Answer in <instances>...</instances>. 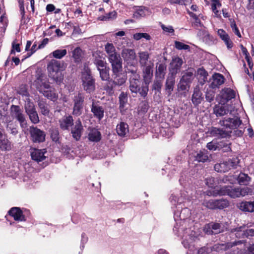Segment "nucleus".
I'll use <instances>...</instances> for the list:
<instances>
[{
	"mask_svg": "<svg viewBox=\"0 0 254 254\" xmlns=\"http://www.w3.org/2000/svg\"><path fill=\"white\" fill-rule=\"evenodd\" d=\"M105 51L108 54V57L111 55H114L117 54L116 52L115 48L112 44L107 43L105 46Z\"/></svg>",
	"mask_w": 254,
	"mask_h": 254,
	"instance_id": "57",
	"label": "nucleus"
},
{
	"mask_svg": "<svg viewBox=\"0 0 254 254\" xmlns=\"http://www.w3.org/2000/svg\"><path fill=\"white\" fill-rule=\"evenodd\" d=\"M6 129L7 131H9L10 133L13 135H16L18 133L16 127H14L12 124L7 125Z\"/></svg>",
	"mask_w": 254,
	"mask_h": 254,
	"instance_id": "63",
	"label": "nucleus"
},
{
	"mask_svg": "<svg viewBox=\"0 0 254 254\" xmlns=\"http://www.w3.org/2000/svg\"><path fill=\"white\" fill-rule=\"evenodd\" d=\"M82 50L79 48H76L72 52V57L74 58L75 62H79L81 61L82 58Z\"/></svg>",
	"mask_w": 254,
	"mask_h": 254,
	"instance_id": "48",
	"label": "nucleus"
},
{
	"mask_svg": "<svg viewBox=\"0 0 254 254\" xmlns=\"http://www.w3.org/2000/svg\"><path fill=\"white\" fill-rule=\"evenodd\" d=\"M216 200V209H223L226 208L229 206V201L224 199H215Z\"/></svg>",
	"mask_w": 254,
	"mask_h": 254,
	"instance_id": "46",
	"label": "nucleus"
},
{
	"mask_svg": "<svg viewBox=\"0 0 254 254\" xmlns=\"http://www.w3.org/2000/svg\"><path fill=\"white\" fill-rule=\"evenodd\" d=\"M139 62L141 66H146L149 64V54L147 52H140L138 53Z\"/></svg>",
	"mask_w": 254,
	"mask_h": 254,
	"instance_id": "34",
	"label": "nucleus"
},
{
	"mask_svg": "<svg viewBox=\"0 0 254 254\" xmlns=\"http://www.w3.org/2000/svg\"><path fill=\"white\" fill-rule=\"evenodd\" d=\"M241 243V242L240 241H235V242H231L225 244H217L213 246V249L217 252L226 251Z\"/></svg>",
	"mask_w": 254,
	"mask_h": 254,
	"instance_id": "21",
	"label": "nucleus"
},
{
	"mask_svg": "<svg viewBox=\"0 0 254 254\" xmlns=\"http://www.w3.org/2000/svg\"><path fill=\"white\" fill-rule=\"evenodd\" d=\"M133 37L135 40H139L142 38H144L147 40H149L151 39L150 36L146 33H137L133 35Z\"/></svg>",
	"mask_w": 254,
	"mask_h": 254,
	"instance_id": "52",
	"label": "nucleus"
},
{
	"mask_svg": "<svg viewBox=\"0 0 254 254\" xmlns=\"http://www.w3.org/2000/svg\"><path fill=\"white\" fill-rule=\"evenodd\" d=\"M10 114L13 119H15L20 124L22 128L27 126V122L23 111L19 106L12 105L10 107Z\"/></svg>",
	"mask_w": 254,
	"mask_h": 254,
	"instance_id": "5",
	"label": "nucleus"
},
{
	"mask_svg": "<svg viewBox=\"0 0 254 254\" xmlns=\"http://www.w3.org/2000/svg\"><path fill=\"white\" fill-rule=\"evenodd\" d=\"M91 111L93 114L94 117L99 120H101L103 118L104 110L103 107L100 105L98 101L92 100Z\"/></svg>",
	"mask_w": 254,
	"mask_h": 254,
	"instance_id": "14",
	"label": "nucleus"
},
{
	"mask_svg": "<svg viewBox=\"0 0 254 254\" xmlns=\"http://www.w3.org/2000/svg\"><path fill=\"white\" fill-rule=\"evenodd\" d=\"M237 181L240 185L247 186L251 181V178L247 174L240 173L238 177Z\"/></svg>",
	"mask_w": 254,
	"mask_h": 254,
	"instance_id": "37",
	"label": "nucleus"
},
{
	"mask_svg": "<svg viewBox=\"0 0 254 254\" xmlns=\"http://www.w3.org/2000/svg\"><path fill=\"white\" fill-rule=\"evenodd\" d=\"M183 64V61L180 58L174 59L170 64V69L169 74L176 75Z\"/></svg>",
	"mask_w": 254,
	"mask_h": 254,
	"instance_id": "23",
	"label": "nucleus"
},
{
	"mask_svg": "<svg viewBox=\"0 0 254 254\" xmlns=\"http://www.w3.org/2000/svg\"><path fill=\"white\" fill-rule=\"evenodd\" d=\"M230 145V143L228 144L223 142L217 143L215 141H212L208 142L207 144L206 147L210 150H216L217 149L224 148V151L228 152L231 150Z\"/></svg>",
	"mask_w": 254,
	"mask_h": 254,
	"instance_id": "18",
	"label": "nucleus"
},
{
	"mask_svg": "<svg viewBox=\"0 0 254 254\" xmlns=\"http://www.w3.org/2000/svg\"><path fill=\"white\" fill-rule=\"evenodd\" d=\"M211 135L217 137L225 138L230 136L231 130H224L223 128L212 127L209 130Z\"/></svg>",
	"mask_w": 254,
	"mask_h": 254,
	"instance_id": "17",
	"label": "nucleus"
},
{
	"mask_svg": "<svg viewBox=\"0 0 254 254\" xmlns=\"http://www.w3.org/2000/svg\"><path fill=\"white\" fill-rule=\"evenodd\" d=\"M154 64L152 62H149V64L146 66H143V77L146 83L149 82L153 75V67Z\"/></svg>",
	"mask_w": 254,
	"mask_h": 254,
	"instance_id": "29",
	"label": "nucleus"
},
{
	"mask_svg": "<svg viewBox=\"0 0 254 254\" xmlns=\"http://www.w3.org/2000/svg\"><path fill=\"white\" fill-rule=\"evenodd\" d=\"M59 131L57 129H53L51 131V137L54 141H57L59 138Z\"/></svg>",
	"mask_w": 254,
	"mask_h": 254,
	"instance_id": "64",
	"label": "nucleus"
},
{
	"mask_svg": "<svg viewBox=\"0 0 254 254\" xmlns=\"http://www.w3.org/2000/svg\"><path fill=\"white\" fill-rule=\"evenodd\" d=\"M203 97L202 93L200 91L198 86H196L193 90V92L191 97V101L193 104L196 106L201 103L203 100Z\"/></svg>",
	"mask_w": 254,
	"mask_h": 254,
	"instance_id": "25",
	"label": "nucleus"
},
{
	"mask_svg": "<svg viewBox=\"0 0 254 254\" xmlns=\"http://www.w3.org/2000/svg\"><path fill=\"white\" fill-rule=\"evenodd\" d=\"M149 11L147 8L140 6L134 12L133 16L135 18H139L149 14Z\"/></svg>",
	"mask_w": 254,
	"mask_h": 254,
	"instance_id": "38",
	"label": "nucleus"
},
{
	"mask_svg": "<svg viewBox=\"0 0 254 254\" xmlns=\"http://www.w3.org/2000/svg\"><path fill=\"white\" fill-rule=\"evenodd\" d=\"M35 84L37 89L43 95L52 100L57 99V95L53 92V88L50 85L46 76H39L35 80Z\"/></svg>",
	"mask_w": 254,
	"mask_h": 254,
	"instance_id": "1",
	"label": "nucleus"
},
{
	"mask_svg": "<svg viewBox=\"0 0 254 254\" xmlns=\"http://www.w3.org/2000/svg\"><path fill=\"white\" fill-rule=\"evenodd\" d=\"M188 12L189 14L190 15V16L192 17L194 19L193 25L194 27L197 28L199 27H203V24L201 23L200 19L198 18V17L196 16L195 14L193 13V12L190 11L189 10H188Z\"/></svg>",
	"mask_w": 254,
	"mask_h": 254,
	"instance_id": "49",
	"label": "nucleus"
},
{
	"mask_svg": "<svg viewBox=\"0 0 254 254\" xmlns=\"http://www.w3.org/2000/svg\"><path fill=\"white\" fill-rule=\"evenodd\" d=\"M120 101V110L122 114H124L126 112L127 108L126 106L127 103V94L124 92H122L119 97Z\"/></svg>",
	"mask_w": 254,
	"mask_h": 254,
	"instance_id": "32",
	"label": "nucleus"
},
{
	"mask_svg": "<svg viewBox=\"0 0 254 254\" xmlns=\"http://www.w3.org/2000/svg\"><path fill=\"white\" fill-rule=\"evenodd\" d=\"M108 59L111 64L113 73H118L122 70V60L119 54H112L108 57Z\"/></svg>",
	"mask_w": 254,
	"mask_h": 254,
	"instance_id": "10",
	"label": "nucleus"
},
{
	"mask_svg": "<svg viewBox=\"0 0 254 254\" xmlns=\"http://www.w3.org/2000/svg\"><path fill=\"white\" fill-rule=\"evenodd\" d=\"M60 127L63 130H68L73 125V118L71 116L64 117L59 121Z\"/></svg>",
	"mask_w": 254,
	"mask_h": 254,
	"instance_id": "26",
	"label": "nucleus"
},
{
	"mask_svg": "<svg viewBox=\"0 0 254 254\" xmlns=\"http://www.w3.org/2000/svg\"><path fill=\"white\" fill-rule=\"evenodd\" d=\"M30 153L32 159L33 160L39 162L42 161L46 159V154L47 152L45 149H38L36 148H33L31 149Z\"/></svg>",
	"mask_w": 254,
	"mask_h": 254,
	"instance_id": "16",
	"label": "nucleus"
},
{
	"mask_svg": "<svg viewBox=\"0 0 254 254\" xmlns=\"http://www.w3.org/2000/svg\"><path fill=\"white\" fill-rule=\"evenodd\" d=\"M71 129L72 137L76 140H79L81 136L83 127L80 119H78L75 122L74 124Z\"/></svg>",
	"mask_w": 254,
	"mask_h": 254,
	"instance_id": "15",
	"label": "nucleus"
},
{
	"mask_svg": "<svg viewBox=\"0 0 254 254\" xmlns=\"http://www.w3.org/2000/svg\"><path fill=\"white\" fill-rule=\"evenodd\" d=\"M98 71L100 73V78L102 80L107 81L110 78L109 67H104V68L100 69Z\"/></svg>",
	"mask_w": 254,
	"mask_h": 254,
	"instance_id": "45",
	"label": "nucleus"
},
{
	"mask_svg": "<svg viewBox=\"0 0 254 254\" xmlns=\"http://www.w3.org/2000/svg\"><path fill=\"white\" fill-rule=\"evenodd\" d=\"M229 21H230L231 27L233 31L235 33V34L236 35H237L239 37H241V35L240 32L239 30L238 27L236 25L235 20L232 18H230Z\"/></svg>",
	"mask_w": 254,
	"mask_h": 254,
	"instance_id": "56",
	"label": "nucleus"
},
{
	"mask_svg": "<svg viewBox=\"0 0 254 254\" xmlns=\"http://www.w3.org/2000/svg\"><path fill=\"white\" fill-rule=\"evenodd\" d=\"M220 124L230 129H236L242 124V121L238 117L229 118L220 121Z\"/></svg>",
	"mask_w": 254,
	"mask_h": 254,
	"instance_id": "13",
	"label": "nucleus"
},
{
	"mask_svg": "<svg viewBox=\"0 0 254 254\" xmlns=\"http://www.w3.org/2000/svg\"><path fill=\"white\" fill-rule=\"evenodd\" d=\"M24 109L27 115L36 110L33 102H31L29 99L26 101Z\"/></svg>",
	"mask_w": 254,
	"mask_h": 254,
	"instance_id": "42",
	"label": "nucleus"
},
{
	"mask_svg": "<svg viewBox=\"0 0 254 254\" xmlns=\"http://www.w3.org/2000/svg\"><path fill=\"white\" fill-rule=\"evenodd\" d=\"M130 72L131 74L129 78V88L132 93L137 94L140 87V76L136 71L131 70Z\"/></svg>",
	"mask_w": 254,
	"mask_h": 254,
	"instance_id": "6",
	"label": "nucleus"
},
{
	"mask_svg": "<svg viewBox=\"0 0 254 254\" xmlns=\"http://www.w3.org/2000/svg\"><path fill=\"white\" fill-rule=\"evenodd\" d=\"M175 47L178 50H188L190 49L189 45L179 41H175Z\"/></svg>",
	"mask_w": 254,
	"mask_h": 254,
	"instance_id": "62",
	"label": "nucleus"
},
{
	"mask_svg": "<svg viewBox=\"0 0 254 254\" xmlns=\"http://www.w3.org/2000/svg\"><path fill=\"white\" fill-rule=\"evenodd\" d=\"M212 80L210 87L213 89H215L219 88L220 85L224 83L225 78L222 74L216 73L212 75Z\"/></svg>",
	"mask_w": 254,
	"mask_h": 254,
	"instance_id": "24",
	"label": "nucleus"
},
{
	"mask_svg": "<svg viewBox=\"0 0 254 254\" xmlns=\"http://www.w3.org/2000/svg\"><path fill=\"white\" fill-rule=\"evenodd\" d=\"M67 51L65 49L56 50L52 52L53 57L56 59H61L66 55Z\"/></svg>",
	"mask_w": 254,
	"mask_h": 254,
	"instance_id": "50",
	"label": "nucleus"
},
{
	"mask_svg": "<svg viewBox=\"0 0 254 254\" xmlns=\"http://www.w3.org/2000/svg\"><path fill=\"white\" fill-rule=\"evenodd\" d=\"M190 88L189 84L183 79H181L178 84V89L179 90L185 91L188 90Z\"/></svg>",
	"mask_w": 254,
	"mask_h": 254,
	"instance_id": "58",
	"label": "nucleus"
},
{
	"mask_svg": "<svg viewBox=\"0 0 254 254\" xmlns=\"http://www.w3.org/2000/svg\"><path fill=\"white\" fill-rule=\"evenodd\" d=\"M203 205L210 209H214L216 208V200L215 199L205 200L203 202Z\"/></svg>",
	"mask_w": 254,
	"mask_h": 254,
	"instance_id": "53",
	"label": "nucleus"
},
{
	"mask_svg": "<svg viewBox=\"0 0 254 254\" xmlns=\"http://www.w3.org/2000/svg\"><path fill=\"white\" fill-rule=\"evenodd\" d=\"M238 207L244 212H254V201H242L239 203Z\"/></svg>",
	"mask_w": 254,
	"mask_h": 254,
	"instance_id": "31",
	"label": "nucleus"
},
{
	"mask_svg": "<svg viewBox=\"0 0 254 254\" xmlns=\"http://www.w3.org/2000/svg\"><path fill=\"white\" fill-rule=\"evenodd\" d=\"M28 116H29V118L32 123L36 124L39 122V118L36 110L30 113L28 115Z\"/></svg>",
	"mask_w": 254,
	"mask_h": 254,
	"instance_id": "54",
	"label": "nucleus"
},
{
	"mask_svg": "<svg viewBox=\"0 0 254 254\" xmlns=\"http://www.w3.org/2000/svg\"><path fill=\"white\" fill-rule=\"evenodd\" d=\"M175 76L176 75L169 74L167 78L165 83V89L168 95H170L173 90L175 82Z\"/></svg>",
	"mask_w": 254,
	"mask_h": 254,
	"instance_id": "30",
	"label": "nucleus"
},
{
	"mask_svg": "<svg viewBox=\"0 0 254 254\" xmlns=\"http://www.w3.org/2000/svg\"><path fill=\"white\" fill-rule=\"evenodd\" d=\"M0 148L3 150H9L11 149V143L4 137L0 140Z\"/></svg>",
	"mask_w": 254,
	"mask_h": 254,
	"instance_id": "47",
	"label": "nucleus"
},
{
	"mask_svg": "<svg viewBox=\"0 0 254 254\" xmlns=\"http://www.w3.org/2000/svg\"><path fill=\"white\" fill-rule=\"evenodd\" d=\"M230 106L228 105H219L215 106L213 109V112L217 117H222L227 115L228 113L231 114Z\"/></svg>",
	"mask_w": 254,
	"mask_h": 254,
	"instance_id": "20",
	"label": "nucleus"
},
{
	"mask_svg": "<svg viewBox=\"0 0 254 254\" xmlns=\"http://www.w3.org/2000/svg\"><path fill=\"white\" fill-rule=\"evenodd\" d=\"M211 8L215 16L218 17L220 16L221 13L217 10V8L221 6L219 0H212Z\"/></svg>",
	"mask_w": 254,
	"mask_h": 254,
	"instance_id": "41",
	"label": "nucleus"
},
{
	"mask_svg": "<svg viewBox=\"0 0 254 254\" xmlns=\"http://www.w3.org/2000/svg\"><path fill=\"white\" fill-rule=\"evenodd\" d=\"M220 97L221 104H225L229 100L235 98V93L234 90L230 88L225 89L222 91Z\"/></svg>",
	"mask_w": 254,
	"mask_h": 254,
	"instance_id": "19",
	"label": "nucleus"
},
{
	"mask_svg": "<svg viewBox=\"0 0 254 254\" xmlns=\"http://www.w3.org/2000/svg\"><path fill=\"white\" fill-rule=\"evenodd\" d=\"M95 64L96 65L98 70L104 68V67H107L106 66V62L101 59H96L94 62Z\"/></svg>",
	"mask_w": 254,
	"mask_h": 254,
	"instance_id": "55",
	"label": "nucleus"
},
{
	"mask_svg": "<svg viewBox=\"0 0 254 254\" xmlns=\"http://www.w3.org/2000/svg\"><path fill=\"white\" fill-rule=\"evenodd\" d=\"M122 56L125 61L127 63L133 62L136 58L134 51L129 49H124L122 52Z\"/></svg>",
	"mask_w": 254,
	"mask_h": 254,
	"instance_id": "28",
	"label": "nucleus"
},
{
	"mask_svg": "<svg viewBox=\"0 0 254 254\" xmlns=\"http://www.w3.org/2000/svg\"><path fill=\"white\" fill-rule=\"evenodd\" d=\"M182 244L186 248H188L190 250H192L193 247V243L195 241L196 237L194 236L192 232H190V230L187 229L186 232L182 236Z\"/></svg>",
	"mask_w": 254,
	"mask_h": 254,
	"instance_id": "11",
	"label": "nucleus"
},
{
	"mask_svg": "<svg viewBox=\"0 0 254 254\" xmlns=\"http://www.w3.org/2000/svg\"><path fill=\"white\" fill-rule=\"evenodd\" d=\"M8 213L16 221H22L25 220L24 215L18 207H12L9 210Z\"/></svg>",
	"mask_w": 254,
	"mask_h": 254,
	"instance_id": "27",
	"label": "nucleus"
},
{
	"mask_svg": "<svg viewBox=\"0 0 254 254\" xmlns=\"http://www.w3.org/2000/svg\"><path fill=\"white\" fill-rule=\"evenodd\" d=\"M239 163L237 158H233L228 161L217 163L214 165V170L220 173H225L231 169L236 168Z\"/></svg>",
	"mask_w": 254,
	"mask_h": 254,
	"instance_id": "4",
	"label": "nucleus"
},
{
	"mask_svg": "<svg viewBox=\"0 0 254 254\" xmlns=\"http://www.w3.org/2000/svg\"><path fill=\"white\" fill-rule=\"evenodd\" d=\"M117 15V13L116 11L114 10L113 11L109 12L108 14H106L105 15L99 17L98 19L102 21L113 20L116 18Z\"/></svg>",
	"mask_w": 254,
	"mask_h": 254,
	"instance_id": "44",
	"label": "nucleus"
},
{
	"mask_svg": "<svg viewBox=\"0 0 254 254\" xmlns=\"http://www.w3.org/2000/svg\"><path fill=\"white\" fill-rule=\"evenodd\" d=\"M82 82L83 89L88 93L93 92L95 89V81L93 78L90 70L85 68L82 73Z\"/></svg>",
	"mask_w": 254,
	"mask_h": 254,
	"instance_id": "3",
	"label": "nucleus"
},
{
	"mask_svg": "<svg viewBox=\"0 0 254 254\" xmlns=\"http://www.w3.org/2000/svg\"><path fill=\"white\" fill-rule=\"evenodd\" d=\"M233 232H236L235 235L236 237L238 238H244L245 236L247 237L246 231H245L242 230L241 228H238L235 229Z\"/></svg>",
	"mask_w": 254,
	"mask_h": 254,
	"instance_id": "60",
	"label": "nucleus"
},
{
	"mask_svg": "<svg viewBox=\"0 0 254 254\" xmlns=\"http://www.w3.org/2000/svg\"><path fill=\"white\" fill-rule=\"evenodd\" d=\"M29 132L32 141L35 143H41L45 140V132L37 128L31 126L29 128Z\"/></svg>",
	"mask_w": 254,
	"mask_h": 254,
	"instance_id": "7",
	"label": "nucleus"
},
{
	"mask_svg": "<svg viewBox=\"0 0 254 254\" xmlns=\"http://www.w3.org/2000/svg\"><path fill=\"white\" fill-rule=\"evenodd\" d=\"M38 106L41 113L44 116H49V109L48 105L43 101L38 102Z\"/></svg>",
	"mask_w": 254,
	"mask_h": 254,
	"instance_id": "43",
	"label": "nucleus"
},
{
	"mask_svg": "<svg viewBox=\"0 0 254 254\" xmlns=\"http://www.w3.org/2000/svg\"><path fill=\"white\" fill-rule=\"evenodd\" d=\"M195 159L198 162H204L208 159V157L205 152L200 151L196 155Z\"/></svg>",
	"mask_w": 254,
	"mask_h": 254,
	"instance_id": "51",
	"label": "nucleus"
},
{
	"mask_svg": "<svg viewBox=\"0 0 254 254\" xmlns=\"http://www.w3.org/2000/svg\"><path fill=\"white\" fill-rule=\"evenodd\" d=\"M194 70L192 69L187 71L181 79L190 84L194 78Z\"/></svg>",
	"mask_w": 254,
	"mask_h": 254,
	"instance_id": "39",
	"label": "nucleus"
},
{
	"mask_svg": "<svg viewBox=\"0 0 254 254\" xmlns=\"http://www.w3.org/2000/svg\"><path fill=\"white\" fill-rule=\"evenodd\" d=\"M122 71H119L118 73H113V84L112 88L115 87L116 85L121 86L124 84L126 81V75L122 72Z\"/></svg>",
	"mask_w": 254,
	"mask_h": 254,
	"instance_id": "22",
	"label": "nucleus"
},
{
	"mask_svg": "<svg viewBox=\"0 0 254 254\" xmlns=\"http://www.w3.org/2000/svg\"><path fill=\"white\" fill-rule=\"evenodd\" d=\"M217 191V194L219 195H228L232 198L239 197V187L225 186L221 187Z\"/></svg>",
	"mask_w": 254,
	"mask_h": 254,
	"instance_id": "9",
	"label": "nucleus"
},
{
	"mask_svg": "<svg viewBox=\"0 0 254 254\" xmlns=\"http://www.w3.org/2000/svg\"><path fill=\"white\" fill-rule=\"evenodd\" d=\"M117 132L121 136H125L129 131L128 126L124 122H121L117 126Z\"/></svg>",
	"mask_w": 254,
	"mask_h": 254,
	"instance_id": "33",
	"label": "nucleus"
},
{
	"mask_svg": "<svg viewBox=\"0 0 254 254\" xmlns=\"http://www.w3.org/2000/svg\"><path fill=\"white\" fill-rule=\"evenodd\" d=\"M197 77L200 80V83L203 84L207 80L208 73L207 71L203 68H199L197 71Z\"/></svg>",
	"mask_w": 254,
	"mask_h": 254,
	"instance_id": "40",
	"label": "nucleus"
},
{
	"mask_svg": "<svg viewBox=\"0 0 254 254\" xmlns=\"http://www.w3.org/2000/svg\"><path fill=\"white\" fill-rule=\"evenodd\" d=\"M88 139L93 142H98L101 139V133L97 129L91 128L88 133Z\"/></svg>",
	"mask_w": 254,
	"mask_h": 254,
	"instance_id": "36",
	"label": "nucleus"
},
{
	"mask_svg": "<svg viewBox=\"0 0 254 254\" xmlns=\"http://www.w3.org/2000/svg\"><path fill=\"white\" fill-rule=\"evenodd\" d=\"M187 191H182L180 192V196H179L178 195L172 194L170 198V201L172 205L175 206L181 205L183 203H186L189 202L190 200V197L186 198L188 195Z\"/></svg>",
	"mask_w": 254,
	"mask_h": 254,
	"instance_id": "12",
	"label": "nucleus"
},
{
	"mask_svg": "<svg viewBox=\"0 0 254 254\" xmlns=\"http://www.w3.org/2000/svg\"><path fill=\"white\" fill-rule=\"evenodd\" d=\"M217 33L221 39L224 41L228 49L232 47V42L230 40L229 35L224 30L219 29L217 31Z\"/></svg>",
	"mask_w": 254,
	"mask_h": 254,
	"instance_id": "35",
	"label": "nucleus"
},
{
	"mask_svg": "<svg viewBox=\"0 0 254 254\" xmlns=\"http://www.w3.org/2000/svg\"><path fill=\"white\" fill-rule=\"evenodd\" d=\"M48 71L49 76L57 82H60L63 79L62 71L64 69V63L52 60L48 64Z\"/></svg>",
	"mask_w": 254,
	"mask_h": 254,
	"instance_id": "2",
	"label": "nucleus"
},
{
	"mask_svg": "<svg viewBox=\"0 0 254 254\" xmlns=\"http://www.w3.org/2000/svg\"><path fill=\"white\" fill-rule=\"evenodd\" d=\"M84 99V97L81 93H78L74 96L73 99V107L72 114L73 115L79 116L81 115Z\"/></svg>",
	"mask_w": 254,
	"mask_h": 254,
	"instance_id": "8",
	"label": "nucleus"
},
{
	"mask_svg": "<svg viewBox=\"0 0 254 254\" xmlns=\"http://www.w3.org/2000/svg\"><path fill=\"white\" fill-rule=\"evenodd\" d=\"M212 234H218L221 232V225L219 223H214L211 225Z\"/></svg>",
	"mask_w": 254,
	"mask_h": 254,
	"instance_id": "61",
	"label": "nucleus"
},
{
	"mask_svg": "<svg viewBox=\"0 0 254 254\" xmlns=\"http://www.w3.org/2000/svg\"><path fill=\"white\" fill-rule=\"evenodd\" d=\"M166 65L164 64H160L157 66L156 72L157 74H159L162 77H164L166 73Z\"/></svg>",
	"mask_w": 254,
	"mask_h": 254,
	"instance_id": "59",
	"label": "nucleus"
}]
</instances>
